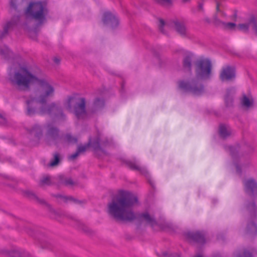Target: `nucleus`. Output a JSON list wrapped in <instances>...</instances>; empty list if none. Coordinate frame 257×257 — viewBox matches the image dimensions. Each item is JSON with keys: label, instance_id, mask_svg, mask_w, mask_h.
<instances>
[{"label": "nucleus", "instance_id": "nucleus-1", "mask_svg": "<svg viewBox=\"0 0 257 257\" xmlns=\"http://www.w3.org/2000/svg\"><path fill=\"white\" fill-rule=\"evenodd\" d=\"M136 196L122 191L119 195L108 204L107 213L116 221L131 222L135 220L141 223L154 226L157 224L155 217L148 212L135 213L133 207L138 203Z\"/></svg>", "mask_w": 257, "mask_h": 257}, {"label": "nucleus", "instance_id": "nucleus-2", "mask_svg": "<svg viewBox=\"0 0 257 257\" xmlns=\"http://www.w3.org/2000/svg\"><path fill=\"white\" fill-rule=\"evenodd\" d=\"M41 73L39 69L33 71L23 66L18 70H11L8 74L9 80L12 86L21 91H28L32 84L39 83L41 93L36 98L38 103L44 104L46 103L49 98L54 96L55 88L46 80L39 78Z\"/></svg>", "mask_w": 257, "mask_h": 257}, {"label": "nucleus", "instance_id": "nucleus-3", "mask_svg": "<svg viewBox=\"0 0 257 257\" xmlns=\"http://www.w3.org/2000/svg\"><path fill=\"white\" fill-rule=\"evenodd\" d=\"M111 144V141L107 138H104L100 140L99 137H97L92 142L91 139H89L87 144L84 146L80 145L78 146L76 152L70 156V159L71 160L75 159L80 154L84 153L90 146L92 148L93 151L96 153L98 154L99 152H101L102 154L106 155L107 153L104 150V148L110 146Z\"/></svg>", "mask_w": 257, "mask_h": 257}, {"label": "nucleus", "instance_id": "nucleus-4", "mask_svg": "<svg viewBox=\"0 0 257 257\" xmlns=\"http://www.w3.org/2000/svg\"><path fill=\"white\" fill-rule=\"evenodd\" d=\"M49 12L47 3L44 1L31 3L25 14L27 16L37 21L39 25H42L46 22Z\"/></svg>", "mask_w": 257, "mask_h": 257}, {"label": "nucleus", "instance_id": "nucleus-5", "mask_svg": "<svg viewBox=\"0 0 257 257\" xmlns=\"http://www.w3.org/2000/svg\"><path fill=\"white\" fill-rule=\"evenodd\" d=\"M199 79L196 77L187 81H179L178 86L184 91L191 93L194 95H202L205 93V87L203 84Z\"/></svg>", "mask_w": 257, "mask_h": 257}, {"label": "nucleus", "instance_id": "nucleus-6", "mask_svg": "<svg viewBox=\"0 0 257 257\" xmlns=\"http://www.w3.org/2000/svg\"><path fill=\"white\" fill-rule=\"evenodd\" d=\"M74 104V113L78 119H84L86 117V101L84 98H76L70 96L66 102V108L71 110L72 105Z\"/></svg>", "mask_w": 257, "mask_h": 257}, {"label": "nucleus", "instance_id": "nucleus-7", "mask_svg": "<svg viewBox=\"0 0 257 257\" xmlns=\"http://www.w3.org/2000/svg\"><path fill=\"white\" fill-rule=\"evenodd\" d=\"M212 64L208 59H201L195 63V75L200 80L210 79L211 75Z\"/></svg>", "mask_w": 257, "mask_h": 257}, {"label": "nucleus", "instance_id": "nucleus-8", "mask_svg": "<svg viewBox=\"0 0 257 257\" xmlns=\"http://www.w3.org/2000/svg\"><path fill=\"white\" fill-rule=\"evenodd\" d=\"M250 217L245 230L246 233L249 235H254L257 234V223L255 221L256 219L257 206L254 201L248 203L247 205Z\"/></svg>", "mask_w": 257, "mask_h": 257}, {"label": "nucleus", "instance_id": "nucleus-9", "mask_svg": "<svg viewBox=\"0 0 257 257\" xmlns=\"http://www.w3.org/2000/svg\"><path fill=\"white\" fill-rule=\"evenodd\" d=\"M42 104V105L39 109V114L53 115L56 117L62 119H64L65 118V115L64 114L62 108L57 105L56 103L52 102L50 104H47L44 103Z\"/></svg>", "mask_w": 257, "mask_h": 257}, {"label": "nucleus", "instance_id": "nucleus-10", "mask_svg": "<svg viewBox=\"0 0 257 257\" xmlns=\"http://www.w3.org/2000/svg\"><path fill=\"white\" fill-rule=\"evenodd\" d=\"M46 132L45 139L49 144H56L60 138L59 129L52 123H47L45 126Z\"/></svg>", "mask_w": 257, "mask_h": 257}, {"label": "nucleus", "instance_id": "nucleus-11", "mask_svg": "<svg viewBox=\"0 0 257 257\" xmlns=\"http://www.w3.org/2000/svg\"><path fill=\"white\" fill-rule=\"evenodd\" d=\"M234 257H256L257 256V245L243 247L233 252Z\"/></svg>", "mask_w": 257, "mask_h": 257}, {"label": "nucleus", "instance_id": "nucleus-12", "mask_svg": "<svg viewBox=\"0 0 257 257\" xmlns=\"http://www.w3.org/2000/svg\"><path fill=\"white\" fill-rule=\"evenodd\" d=\"M19 20V16H15L10 21L4 25L3 30L0 31V40H2L8 36L9 31L18 24Z\"/></svg>", "mask_w": 257, "mask_h": 257}, {"label": "nucleus", "instance_id": "nucleus-13", "mask_svg": "<svg viewBox=\"0 0 257 257\" xmlns=\"http://www.w3.org/2000/svg\"><path fill=\"white\" fill-rule=\"evenodd\" d=\"M123 163L130 169L134 171H138L142 174L148 177L149 176L148 172L145 167L139 165L138 161L136 159L132 160H124Z\"/></svg>", "mask_w": 257, "mask_h": 257}, {"label": "nucleus", "instance_id": "nucleus-14", "mask_svg": "<svg viewBox=\"0 0 257 257\" xmlns=\"http://www.w3.org/2000/svg\"><path fill=\"white\" fill-rule=\"evenodd\" d=\"M219 77L222 81H229L235 77V70L233 66H226L222 68Z\"/></svg>", "mask_w": 257, "mask_h": 257}, {"label": "nucleus", "instance_id": "nucleus-15", "mask_svg": "<svg viewBox=\"0 0 257 257\" xmlns=\"http://www.w3.org/2000/svg\"><path fill=\"white\" fill-rule=\"evenodd\" d=\"M186 237L190 240L199 244H204L206 242L205 234L201 231L188 232L186 234Z\"/></svg>", "mask_w": 257, "mask_h": 257}, {"label": "nucleus", "instance_id": "nucleus-16", "mask_svg": "<svg viewBox=\"0 0 257 257\" xmlns=\"http://www.w3.org/2000/svg\"><path fill=\"white\" fill-rule=\"evenodd\" d=\"M102 21L105 25L115 28L118 25L119 21L116 15L109 12L103 14Z\"/></svg>", "mask_w": 257, "mask_h": 257}, {"label": "nucleus", "instance_id": "nucleus-17", "mask_svg": "<svg viewBox=\"0 0 257 257\" xmlns=\"http://www.w3.org/2000/svg\"><path fill=\"white\" fill-rule=\"evenodd\" d=\"M245 192L250 196L257 195V183L252 179L243 181Z\"/></svg>", "mask_w": 257, "mask_h": 257}, {"label": "nucleus", "instance_id": "nucleus-18", "mask_svg": "<svg viewBox=\"0 0 257 257\" xmlns=\"http://www.w3.org/2000/svg\"><path fill=\"white\" fill-rule=\"evenodd\" d=\"M173 26L176 31L182 37H185L187 36V28L183 21L179 20H174L172 21Z\"/></svg>", "mask_w": 257, "mask_h": 257}, {"label": "nucleus", "instance_id": "nucleus-19", "mask_svg": "<svg viewBox=\"0 0 257 257\" xmlns=\"http://www.w3.org/2000/svg\"><path fill=\"white\" fill-rule=\"evenodd\" d=\"M38 103L36 97H31L30 99L26 101L27 105V114L29 116H33L37 113H39V110H37L35 103Z\"/></svg>", "mask_w": 257, "mask_h": 257}, {"label": "nucleus", "instance_id": "nucleus-20", "mask_svg": "<svg viewBox=\"0 0 257 257\" xmlns=\"http://www.w3.org/2000/svg\"><path fill=\"white\" fill-rule=\"evenodd\" d=\"M193 55L191 53L186 54L182 60V65L184 69L189 72H192V61Z\"/></svg>", "mask_w": 257, "mask_h": 257}, {"label": "nucleus", "instance_id": "nucleus-21", "mask_svg": "<svg viewBox=\"0 0 257 257\" xmlns=\"http://www.w3.org/2000/svg\"><path fill=\"white\" fill-rule=\"evenodd\" d=\"M23 193L24 196L26 197L31 199H33L37 201L38 203L42 204L45 205L46 206H49V205L47 203V202L43 199L39 198L35 193L30 190H26L23 191Z\"/></svg>", "mask_w": 257, "mask_h": 257}, {"label": "nucleus", "instance_id": "nucleus-22", "mask_svg": "<svg viewBox=\"0 0 257 257\" xmlns=\"http://www.w3.org/2000/svg\"><path fill=\"white\" fill-rule=\"evenodd\" d=\"M27 131L39 139L43 136V128L38 124H35L31 128H28Z\"/></svg>", "mask_w": 257, "mask_h": 257}, {"label": "nucleus", "instance_id": "nucleus-23", "mask_svg": "<svg viewBox=\"0 0 257 257\" xmlns=\"http://www.w3.org/2000/svg\"><path fill=\"white\" fill-rule=\"evenodd\" d=\"M104 106V101L103 99L96 98L94 100L91 107L90 111L92 113H95L96 111L101 109Z\"/></svg>", "mask_w": 257, "mask_h": 257}, {"label": "nucleus", "instance_id": "nucleus-24", "mask_svg": "<svg viewBox=\"0 0 257 257\" xmlns=\"http://www.w3.org/2000/svg\"><path fill=\"white\" fill-rule=\"evenodd\" d=\"M219 134L222 138L226 139L231 135V130L229 126L224 124H221L219 125Z\"/></svg>", "mask_w": 257, "mask_h": 257}, {"label": "nucleus", "instance_id": "nucleus-25", "mask_svg": "<svg viewBox=\"0 0 257 257\" xmlns=\"http://www.w3.org/2000/svg\"><path fill=\"white\" fill-rule=\"evenodd\" d=\"M3 253L8 254L10 257H25V255H28V253H26L25 252H21L18 250H2Z\"/></svg>", "mask_w": 257, "mask_h": 257}, {"label": "nucleus", "instance_id": "nucleus-26", "mask_svg": "<svg viewBox=\"0 0 257 257\" xmlns=\"http://www.w3.org/2000/svg\"><path fill=\"white\" fill-rule=\"evenodd\" d=\"M59 182L60 185H64L66 186H73L75 184L74 182L71 178H67L64 176L60 175L58 177Z\"/></svg>", "mask_w": 257, "mask_h": 257}, {"label": "nucleus", "instance_id": "nucleus-27", "mask_svg": "<svg viewBox=\"0 0 257 257\" xmlns=\"http://www.w3.org/2000/svg\"><path fill=\"white\" fill-rule=\"evenodd\" d=\"M63 141L68 144H74L77 143L78 139L77 137L72 136L71 134H65L63 137Z\"/></svg>", "mask_w": 257, "mask_h": 257}, {"label": "nucleus", "instance_id": "nucleus-28", "mask_svg": "<svg viewBox=\"0 0 257 257\" xmlns=\"http://www.w3.org/2000/svg\"><path fill=\"white\" fill-rule=\"evenodd\" d=\"M51 185H52V182L51 177L49 176H43L39 183V185L41 187H44L45 186H51Z\"/></svg>", "mask_w": 257, "mask_h": 257}, {"label": "nucleus", "instance_id": "nucleus-29", "mask_svg": "<svg viewBox=\"0 0 257 257\" xmlns=\"http://www.w3.org/2000/svg\"><path fill=\"white\" fill-rule=\"evenodd\" d=\"M0 54L3 56L5 59H9L11 57L12 53L7 46H4L3 47H0Z\"/></svg>", "mask_w": 257, "mask_h": 257}, {"label": "nucleus", "instance_id": "nucleus-30", "mask_svg": "<svg viewBox=\"0 0 257 257\" xmlns=\"http://www.w3.org/2000/svg\"><path fill=\"white\" fill-rule=\"evenodd\" d=\"M154 2L163 7H171L173 5L174 0H153Z\"/></svg>", "mask_w": 257, "mask_h": 257}, {"label": "nucleus", "instance_id": "nucleus-31", "mask_svg": "<svg viewBox=\"0 0 257 257\" xmlns=\"http://www.w3.org/2000/svg\"><path fill=\"white\" fill-rule=\"evenodd\" d=\"M21 1L19 0H10V5L11 9L15 11L18 10L21 8Z\"/></svg>", "mask_w": 257, "mask_h": 257}, {"label": "nucleus", "instance_id": "nucleus-32", "mask_svg": "<svg viewBox=\"0 0 257 257\" xmlns=\"http://www.w3.org/2000/svg\"><path fill=\"white\" fill-rule=\"evenodd\" d=\"M60 161V154L58 153H55L53 155V160L48 164L49 167L57 166Z\"/></svg>", "mask_w": 257, "mask_h": 257}, {"label": "nucleus", "instance_id": "nucleus-33", "mask_svg": "<svg viewBox=\"0 0 257 257\" xmlns=\"http://www.w3.org/2000/svg\"><path fill=\"white\" fill-rule=\"evenodd\" d=\"M70 218L74 220L75 222H76V224L77 226L80 229L83 230L85 232H88L89 231V228L85 225L81 221L78 220L77 219L70 216Z\"/></svg>", "mask_w": 257, "mask_h": 257}, {"label": "nucleus", "instance_id": "nucleus-34", "mask_svg": "<svg viewBox=\"0 0 257 257\" xmlns=\"http://www.w3.org/2000/svg\"><path fill=\"white\" fill-rule=\"evenodd\" d=\"M157 255L159 257H181V255L179 253H169L167 251H164L161 253H158ZM198 257H201L200 256Z\"/></svg>", "mask_w": 257, "mask_h": 257}, {"label": "nucleus", "instance_id": "nucleus-35", "mask_svg": "<svg viewBox=\"0 0 257 257\" xmlns=\"http://www.w3.org/2000/svg\"><path fill=\"white\" fill-rule=\"evenodd\" d=\"M241 102L243 106L246 107H250L252 104L251 101L245 95H243Z\"/></svg>", "mask_w": 257, "mask_h": 257}, {"label": "nucleus", "instance_id": "nucleus-36", "mask_svg": "<svg viewBox=\"0 0 257 257\" xmlns=\"http://www.w3.org/2000/svg\"><path fill=\"white\" fill-rule=\"evenodd\" d=\"M228 149L229 150L230 155L232 157L233 159L237 157L238 152V147L229 146L228 147Z\"/></svg>", "mask_w": 257, "mask_h": 257}, {"label": "nucleus", "instance_id": "nucleus-37", "mask_svg": "<svg viewBox=\"0 0 257 257\" xmlns=\"http://www.w3.org/2000/svg\"><path fill=\"white\" fill-rule=\"evenodd\" d=\"M165 24L166 23L163 19L161 18L158 19V27L159 31L164 34H166L165 31L164 30V27L165 26Z\"/></svg>", "mask_w": 257, "mask_h": 257}, {"label": "nucleus", "instance_id": "nucleus-38", "mask_svg": "<svg viewBox=\"0 0 257 257\" xmlns=\"http://www.w3.org/2000/svg\"><path fill=\"white\" fill-rule=\"evenodd\" d=\"M249 25V22L247 24H240L237 26V28L239 30L242 31L244 32H247Z\"/></svg>", "mask_w": 257, "mask_h": 257}, {"label": "nucleus", "instance_id": "nucleus-39", "mask_svg": "<svg viewBox=\"0 0 257 257\" xmlns=\"http://www.w3.org/2000/svg\"><path fill=\"white\" fill-rule=\"evenodd\" d=\"M8 122L6 114L0 112V125H6L8 124Z\"/></svg>", "mask_w": 257, "mask_h": 257}, {"label": "nucleus", "instance_id": "nucleus-40", "mask_svg": "<svg viewBox=\"0 0 257 257\" xmlns=\"http://www.w3.org/2000/svg\"><path fill=\"white\" fill-rule=\"evenodd\" d=\"M236 24L234 23H224L223 28L225 29L234 30L236 28Z\"/></svg>", "mask_w": 257, "mask_h": 257}, {"label": "nucleus", "instance_id": "nucleus-41", "mask_svg": "<svg viewBox=\"0 0 257 257\" xmlns=\"http://www.w3.org/2000/svg\"><path fill=\"white\" fill-rule=\"evenodd\" d=\"M250 24H252L253 29L257 33V18L253 17L249 19Z\"/></svg>", "mask_w": 257, "mask_h": 257}, {"label": "nucleus", "instance_id": "nucleus-42", "mask_svg": "<svg viewBox=\"0 0 257 257\" xmlns=\"http://www.w3.org/2000/svg\"><path fill=\"white\" fill-rule=\"evenodd\" d=\"M224 23L225 22L221 21L219 19L218 20H216V21H213V23L215 26L221 27L222 28L224 26Z\"/></svg>", "mask_w": 257, "mask_h": 257}, {"label": "nucleus", "instance_id": "nucleus-43", "mask_svg": "<svg viewBox=\"0 0 257 257\" xmlns=\"http://www.w3.org/2000/svg\"><path fill=\"white\" fill-rule=\"evenodd\" d=\"M29 36L33 40H36L37 33L36 30H30L29 32Z\"/></svg>", "mask_w": 257, "mask_h": 257}, {"label": "nucleus", "instance_id": "nucleus-44", "mask_svg": "<svg viewBox=\"0 0 257 257\" xmlns=\"http://www.w3.org/2000/svg\"><path fill=\"white\" fill-rule=\"evenodd\" d=\"M225 102L226 106H231L232 105L233 99L229 97L228 96H226L225 98Z\"/></svg>", "mask_w": 257, "mask_h": 257}, {"label": "nucleus", "instance_id": "nucleus-45", "mask_svg": "<svg viewBox=\"0 0 257 257\" xmlns=\"http://www.w3.org/2000/svg\"><path fill=\"white\" fill-rule=\"evenodd\" d=\"M52 196L57 198L62 199L65 202H67L68 200L69 196H63L61 194L52 195Z\"/></svg>", "mask_w": 257, "mask_h": 257}, {"label": "nucleus", "instance_id": "nucleus-46", "mask_svg": "<svg viewBox=\"0 0 257 257\" xmlns=\"http://www.w3.org/2000/svg\"><path fill=\"white\" fill-rule=\"evenodd\" d=\"M68 200L72 201L75 203L80 204H83V203H85V200H79L74 198L72 196H69Z\"/></svg>", "mask_w": 257, "mask_h": 257}, {"label": "nucleus", "instance_id": "nucleus-47", "mask_svg": "<svg viewBox=\"0 0 257 257\" xmlns=\"http://www.w3.org/2000/svg\"><path fill=\"white\" fill-rule=\"evenodd\" d=\"M203 6H204L203 1H202L201 2H199L198 5V11H201V12H203V11H204Z\"/></svg>", "mask_w": 257, "mask_h": 257}, {"label": "nucleus", "instance_id": "nucleus-48", "mask_svg": "<svg viewBox=\"0 0 257 257\" xmlns=\"http://www.w3.org/2000/svg\"><path fill=\"white\" fill-rule=\"evenodd\" d=\"M235 167H236L237 173H238L239 175H241V169L240 167H239V166L238 164H236Z\"/></svg>", "mask_w": 257, "mask_h": 257}, {"label": "nucleus", "instance_id": "nucleus-49", "mask_svg": "<svg viewBox=\"0 0 257 257\" xmlns=\"http://www.w3.org/2000/svg\"><path fill=\"white\" fill-rule=\"evenodd\" d=\"M216 12H221V11H220V10L219 9L220 3L218 1L216 2Z\"/></svg>", "mask_w": 257, "mask_h": 257}, {"label": "nucleus", "instance_id": "nucleus-50", "mask_svg": "<svg viewBox=\"0 0 257 257\" xmlns=\"http://www.w3.org/2000/svg\"><path fill=\"white\" fill-rule=\"evenodd\" d=\"M53 61L57 64H59L60 63V59L58 57H55V58H54Z\"/></svg>", "mask_w": 257, "mask_h": 257}, {"label": "nucleus", "instance_id": "nucleus-51", "mask_svg": "<svg viewBox=\"0 0 257 257\" xmlns=\"http://www.w3.org/2000/svg\"><path fill=\"white\" fill-rule=\"evenodd\" d=\"M204 21H205V22L207 23H209V24L210 23V19H209V18H205L204 19Z\"/></svg>", "mask_w": 257, "mask_h": 257}, {"label": "nucleus", "instance_id": "nucleus-52", "mask_svg": "<svg viewBox=\"0 0 257 257\" xmlns=\"http://www.w3.org/2000/svg\"><path fill=\"white\" fill-rule=\"evenodd\" d=\"M218 18L217 14H215L213 16V21H216V20H218Z\"/></svg>", "mask_w": 257, "mask_h": 257}, {"label": "nucleus", "instance_id": "nucleus-53", "mask_svg": "<svg viewBox=\"0 0 257 257\" xmlns=\"http://www.w3.org/2000/svg\"><path fill=\"white\" fill-rule=\"evenodd\" d=\"M191 0H182V2L184 4H186L190 2Z\"/></svg>", "mask_w": 257, "mask_h": 257}, {"label": "nucleus", "instance_id": "nucleus-54", "mask_svg": "<svg viewBox=\"0 0 257 257\" xmlns=\"http://www.w3.org/2000/svg\"><path fill=\"white\" fill-rule=\"evenodd\" d=\"M123 89H124V84H123V83H122V84H121V91H123Z\"/></svg>", "mask_w": 257, "mask_h": 257}, {"label": "nucleus", "instance_id": "nucleus-55", "mask_svg": "<svg viewBox=\"0 0 257 257\" xmlns=\"http://www.w3.org/2000/svg\"><path fill=\"white\" fill-rule=\"evenodd\" d=\"M149 182H150V184L152 185V186L153 187H154V185H153V184L152 183V181L150 180V181H149Z\"/></svg>", "mask_w": 257, "mask_h": 257}, {"label": "nucleus", "instance_id": "nucleus-56", "mask_svg": "<svg viewBox=\"0 0 257 257\" xmlns=\"http://www.w3.org/2000/svg\"><path fill=\"white\" fill-rule=\"evenodd\" d=\"M222 13L223 16H225V14L223 13Z\"/></svg>", "mask_w": 257, "mask_h": 257}]
</instances>
